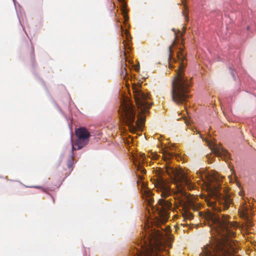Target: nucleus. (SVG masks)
Segmentation results:
<instances>
[{"label": "nucleus", "mask_w": 256, "mask_h": 256, "mask_svg": "<svg viewBox=\"0 0 256 256\" xmlns=\"http://www.w3.org/2000/svg\"><path fill=\"white\" fill-rule=\"evenodd\" d=\"M164 158L166 162L165 170L160 168L156 170L155 178H154L153 183L156 190L160 194L162 197L164 198L171 196L172 190L170 184L164 178L166 172L178 188L177 191L174 194V198L178 201V204L185 209L183 213L184 221L190 220L193 218L194 215L186 208L185 202L186 196L183 190L186 186L190 190L194 188V186L182 170L172 166L168 162V158L166 156H164Z\"/></svg>", "instance_id": "obj_1"}, {"label": "nucleus", "mask_w": 256, "mask_h": 256, "mask_svg": "<svg viewBox=\"0 0 256 256\" xmlns=\"http://www.w3.org/2000/svg\"><path fill=\"white\" fill-rule=\"evenodd\" d=\"M227 218V216L213 212L206 214L205 220L211 230H214V232L220 235L222 240L206 246L200 256H230L232 253L236 252L234 242L232 239L236 235L234 230L236 226Z\"/></svg>", "instance_id": "obj_2"}, {"label": "nucleus", "mask_w": 256, "mask_h": 256, "mask_svg": "<svg viewBox=\"0 0 256 256\" xmlns=\"http://www.w3.org/2000/svg\"><path fill=\"white\" fill-rule=\"evenodd\" d=\"M168 236L164 231L152 228L146 230L140 244L133 250L132 256H162L158 252L165 250Z\"/></svg>", "instance_id": "obj_3"}, {"label": "nucleus", "mask_w": 256, "mask_h": 256, "mask_svg": "<svg viewBox=\"0 0 256 256\" xmlns=\"http://www.w3.org/2000/svg\"><path fill=\"white\" fill-rule=\"evenodd\" d=\"M177 58L180 61L176 76L172 82V95L174 102L178 104H184L189 98L188 93L192 85V78L188 79L185 76L184 69L186 66L184 60H186V54L184 53L182 48H179Z\"/></svg>", "instance_id": "obj_4"}, {"label": "nucleus", "mask_w": 256, "mask_h": 256, "mask_svg": "<svg viewBox=\"0 0 256 256\" xmlns=\"http://www.w3.org/2000/svg\"><path fill=\"white\" fill-rule=\"evenodd\" d=\"M118 113L121 120L128 126L132 132H134L137 128H140L144 122V117L140 114L138 116V120L135 121V108L129 101L124 100L122 102Z\"/></svg>", "instance_id": "obj_5"}, {"label": "nucleus", "mask_w": 256, "mask_h": 256, "mask_svg": "<svg viewBox=\"0 0 256 256\" xmlns=\"http://www.w3.org/2000/svg\"><path fill=\"white\" fill-rule=\"evenodd\" d=\"M134 96L138 109L142 114L148 111L152 102L147 93L143 92L140 86H132Z\"/></svg>", "instance_id": "obj_6"}, {"label": "nucleus", "mask_w": 256, "mask_h": 256, "mask_svg": "<svg viewBox=\"0 0 256 256\" xmlns=\"http://www.w3.org/2000/svg\"><path fill=\"white\" fill-rule=\"evenodd\" d=\"M214 200H208L207 203L215 211L220 212L222 209L226 210L232 204V200L228 194H222L216 188L214 189Z\"/></svg>", "instance_id": "obj_7"}, {"label": "nucleus", "mask_w": 256, "mask_h": 256, "mask_svg": "<svg viewBox=\"0 0 256 256\" xmlns=\"http://www.w3.org/2000/svg\"><path fill=\"white\" fill-rule=\"evenodd\" d=\"M75 134L76 138L74 141L71 138L72 152L85 146L88 144L90 136V132L84 127L76 128L75 130Z\"/></svg>", "instance_id": "obj_8"}, {"label": "nucleus", "mask_w": 256, "mask_h": 256, "mask_svg": "<svg viewBox=\"0 0 256 256\" xmlns=\"http://www.w3.org/2000/svg\"><path fill=\"white\" fill-rule=\"evenodd\" d=\"M156 209L160 218V220L164 224L166 222L169 218L168 211L172 209V203L168 200L160 198L156 204Z\"/></svg>", "instance_id": "obj_9"}, {"label": "nucleus", "mask_w": 256, "mask_h": 256, "mask_svg": "<svg viewBox=\"0 0 256 256\" xmlns=\"http://www.w3.org/2000/svg\"><path fill=\"white\" fill-rule=\"evenodd\" d=\"M200 136L202 140L206 141L208 144V146L210 147L212 151L215 154L216 156L220 157L224 159L229 157L228 152L221 146H218L214 142H212L206 138L204 139L202 136V134H200Z\"/></svg>", "instance_id": "obj_10"}, {"label": "nucleus", "mask_w": 256, "mask_h": 256, "mask_svg": "<svg viewBox=\"0 0 256 256\" xmlns=\"http://www.w3.org/2000/svg\"><path fill=\"white\" fill-rule=\"evenodd\" d=\"M172 30L174 32L175 34V39L174 40L172 45H170L168 50V64L169 68H172L173 66L171 64L172 61L175 62V60L172 57V48L176 45L179 42V40H178V36L176 35V32L175 31L174 28H172Z\"/></svg>", "instance_id": "obj_11"}, {"label": "nucleus", "mask_w": 256, "mask_h": 256, "mask_svg": "<svg viewBox=\"0 0 256 256\" xmlns=\"http://www.w3.org/2000/svg\"><path fill=\"white\" fill-rule=\"evenodd\" d=\"M126 52L124 51L122 54L124 58H122V60L121 62V68L120 70V76L125 80H126L128 78V70H127L128 65L126 64Z\"/></svg>", "instance_id": "obj_12"}, {"label": "nucleus", "mask_w": 256, "mask_h": 256, "mask_svg": "<svg viewBox=\"0 0 256 256\" xmlns=\"http://www.w3.org/2000/svg\"><path fill=\"white\" fill-rule=\"evenodd\" d=\"M152 193L150 190L146 189L144 190L142 195L143 198L145 200V202H146L147 205L151 206L152 209L154 208V199L152 197Z\"/></svg>", "instance_id": "obj_13"}, {"label": "nucleus", "mask_w": 256, "mask_h": 256, "mask_svg": "<svg viewBox=\"0 0 256 256\" xmlns=\"http://www.w3.org/2000/svg\"><path fill=\"white\" fill-rule=\"evenodd\" d=\"M146 155L144 154H140L139 158L136 162H134L136 170L140 171L142 174H145L146 170L142 168V164L145 162Z\"/></svg>", "instance_id": "obj_14"}, {"label": "nucleus", "mask_w": 256, "mask_h": 256, "mask_svg": "<svg viewBox=\"0 0 256 256\" xmlns=\"http://www.w3.org/2000/svg\"><path fill=\"white\" fill-rule=\"evenodd\" d=\"M122 36L123 37H125L126 40H124L123 44L124 46V47L125 49H129L130 48V46H129V42L130 41V39L131 38V37L130 36V34H129L128 30H126L124 33H122Z\"/></svg>", "instance_id": "obj_15"}, {"label": "nucleus", "mask_w": 256, "mask_h": 256, "mask_svg": "<svg viewBox=\"0 0 256 256\" xmlns=\"http://www.w3.org/2000/svg\"><path fill=\"white\" fill-rule=\"evenodd\" d=\"M74 154L73 152L72 151V154L70 156H69L68 160H67V166L69 170V172H71L73 170V164H74Z\"/></svg>", "instance_id": "obj_16"}, {"label": "nucleus", "mask_w": 256, "mask_h": 256, "mask_svg": "<svg viewBox=\"0 0 256 256\" xmlns=\"http://www.w3.org/2000/svg\"><path fill=\"white\" fill-rule=\"evenodd\" d=\"M184 10L182 12V15L184 17L186 21L188 22L189 20L188 7L186 4H184Z\"/></svg>", "instance_id": "obj_17"}, {"label": "nucleus", "mask_w": 256, "mask_h": 256, "mask_svg": "<svg viewBox=\"0 0 256 256\" xmlns=\"http://www.w3.org/2000/svg\"><path fill=\"white\" fill-rule=\"evenodd\" d=\"M149 156L151 157L152 159H157L158 157V154L154 152H152L151 153V156Z\"/></svg>", "instance_id": "obj_18"}, {"label": "nucleus", "mask_w": 256, "mask_h": 256, "mask_svg": "<svg viewBox=\"0 0 256 256\" xmlns=\"http://www.w3.org/2000/svg\"><path fill=\"white\" fill-rule=\"evenodd\" d=\"M30 52H31V54H32V58H34V48L32 46L31 48H30Z\"/></svg>", "instance_id": "obj_19"}, {"label": "nucleus", "mask_w": 256, "mask_h": 256, "mask_svg": "<svg viewBox=\"0 0 256 256\" xmlns=\"http://www.w3.org/2000/svg\"><path fill=\"white\" fill-rule=\"evenodd\" d=\"M219 187H220V186H218V187H216V186H214V187H213V186H212V188H211L212 189L213 192H214V189H215V188H217V190H218Z\"/></svg>", "instance_id": "obj_20"}, {"label": "nucleus", "mask_w": 256, "mask_h": 256, "mask_svg": "<svg viewBox=\"0 0 256 256\" xmlns=\"http://www.w3.org/2000/svg\"><path fill=\"white\" fill-rule=\"evenodd\" d=\"M183 30H184V32H182L181 33V36H182L184 34H185V32H186V27L185 26H183Z\"/></svg>", "instance_id": "obj_21"}, {"label": "nucleus", "mask_w": 256, "mask_h": 256, "mask_svg": "<svg viewBox=\"0 0 256 256\" xmlns=\"http://www.w3.org/2000/svg\"><path fill=\"white\" fill-rule=\"evenodd\" d=\"M190 206L194 210H196V208H194V206H192V204H190Z\"/></svg>", "instance_id": "obj_22"}, {"label": "nucleus", "mask_w": 256, "mask_h": 256, "mask_svg": "<svg viewBox=\"0 0 256 256\" xmlns=\"http://www.w3.org/2000/svg\"><path fill=\"white\" fill-rule=\"evenodd\" d=\"M184 222H186V223H185V222H184V223H183V224H182V226H188V224L186 222V221H184Z\"/></svg>", "instance_id": "obj_23"}, {"label": "nucleus", "mask_w": 256, "mask_h": 256, "mask_svg": "<svg viewBox=\"0 0 256 256\" xmlns=\"http://www.w3.org/2000/svg\"><path fill=\"white\" fill-rule=\"evenodd\" d=\"M35 187L36 188H40V186H35Z\"/></svg>", "instance_id": "obj_24"}, {"label": "nucleus", "mask_w": 256, "mask_h": 256, "mask_svg": "<svg viewBox=\"0 0 256 256\" xmlns=\"http://www.w3.org/2000/svg\"><path fill=\"white\" fill-rule=\"evenodd\" d=\"M140 176V179L142 178V177L141 176Z\"/></svg>", "instance_id": "obj_25"}]
</instances>
